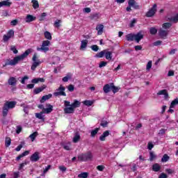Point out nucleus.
Returning a JSON list of instances; mask_svg holds the SVG:
<instances>
[{
	"instance_id": "6e6552de",
	"label": "nucleus",
	"mask_w": 178,
	"mask_h": 178,
	"mask_svg": "<svg viewBox=\"0 0 178 178\" xmlns=\"http://www.w3.org/2000/svg\"><path fill=\"white\" fill-rule=\"evenodd\" d=\"M49 44H51V42L49 40H44L42 43L41 47H38L37 51H44V52H47V51H49Z\"/></svg>"
},
{
	"instance_id": "dca6fc26",
	"label": "nucleus",
	"mask_w": 178,
	"mask_h": 178,
	"mask_svg": "<svg viewBox=\"0 0 178 178\" xmlns=\"http://www.w3.org/2000/svg\"><path fill=\"white\" fill-rule=\"evenodd\" d=\"M9 1L10 0L0 1V8H2V6H6V8H10V6H12V2Z\"/></svg>"
},
{
	"instance_id": "5fc2aeb1",
	"label": "nucleus",
	"mask_w": 178,
	"mask_h": 178,
	"mask_svg": "<svg viewBox=\"0 0 178 178\" xmlns=\"http://www.w3.org/2000/svg\"><path fill=\"white\" fill-rule=\"evenodd\" d=\"M10 51H12L15 54H19V51L16 49V46H11Z\"/></svg>"
},
{
	"instance_id": "e433bc0d",
	"label": "nucleus",
	"mask_w": 178,
	"mask_h": 178,
	"mask_svg": "<svg viewBox=\"0 0 178 178\" xmlns=\"http://www.w3.org/2000/svg\"><path fill=\"white\" fill-rule=\"evenodd\" d=\"M37 136H38V132L35 131L29 136V138H31V140L32 142H33L35 140V138H37Z\"/></svg>"
},
{
	"instance_id": "aec40b11",
	"label": "nucleus",
	"mask_w": 178,
	"mask_h": 178,
	"mask_svg": "<svg viewBox=\"0 0 178 178\" xmlns=\"http://www.w3.org/2000/svg\"><path fill=\"white\" fill-rule=\"evenodd\" d=\"M80 140H81V136H80V134L76 132L74 135V138L72 139V141H73V143H74V144H76V143H79V141H80Z\"/></svg>"
},
{
	"instance_id": "ddd939ff",
	"label": "nucleus",
	"mask_w": 178,
	"mask_h": 178,
	"mask_svg": "<svg viewBox=\"0 0 178 178\" xmlns=\"http://www.w3.org/2000/svg\"><path fill=\"white\" fill-rule=\"evenodd\" d=\"M157 95H164L165 99H168V98H169V93L168 92V90L166 89L159 90L157 92Z\"/></svg>"
},
{
	"instance_id": "f3484780",
	"label": "nucleus",
	"mask_w": 178,
	"mask_h": 178,
	"mask_svg": "<svg viewBox=\"0 0 178 178\" xmlns=\"http://www.w3.org/2000/svg\"><path fill=\"white\" fill-rule=\"evenodd\" d=\"M96 30L97 31V35H102V33H104V25L99 24L96 26Z\"/></svg>"
},
{
	"instance_id": "37998d69",
	"label": "nucleus",
	"mask_w": 178,
	"mask_h": 178,
	"mask_svg": "<svg viewBox=\"0 0 178 178\" xmlns=\"http://www.w3.org/2000/svg\"><path fill=\"white\" fill-rule=\"evenodd\" d=\"M83 105H86V106H92V104H94V102L90 100H85L83 102Z\"/></svg>"
},
{
	"instance_id": "7ed1b4c3",
	"label": "nucleus",
	"mask_w": 178,
	"mask_h": 178,
	"mask_svg": "<svg viewBox=\"0 0 178 178\" xmlns=\"http://www.w3.org/2000/svg\"><path fill=\"white\" fill-rule=\"evenodd\" d=\"M17 104V102L15 101L6 102V103L3 104V111H2L3 118H6V116H8L9 109H13V108H15Z\"/></svg>"
},
{
	"instance_id": "49530a36",
	"label": "nucleus",
	"mask_w": 178,
	"mask_h": 178,
	"mask_svg": "<svg viewBox=\"0 0 178 178\" xmlns=\"http://www.w3.org/2000/svg\"><path fill=\"white\" fill-rule=\"evenodd\" d=\"M172 24L170 22H165L163 24L162 27L163 29H165V30H168L170 27H171Z\"/></svg>"
},
{
	"instance_id": "20e7f679",
	"label": "nucleus",
	"mask_w": 178,
	"mask_h": 178,
	"mask_svg": "<svg viewBox=\"0 0 178 178\" xmlns=\"http://www.w3.org/2000/svg\"><path fill=\"white\" fill-rule=\"evenodd\" d=\"M92 158H94L92 152L89 151L86 153L79 154L78 156V161L80 162H87L88 161H92Z\"/></svg>"
},
{
	"instance_id": "0eeeda50",
	"label": "nucleus",
	"mask_w": 178,
	"mask_h": 178,
	"mask_svg": "<svg viewBox=\"0 0 178 178\" xmlns=\"http://www.w3.org/2000/svg\"><path fill=\"white\" fill-rule=\"evenodd\" d=\"M157 8L158 6L156 5V3H154L153 6L146 13V17H153V16H155Z\"/></svg>"
},
{
	"instance_id": "a211bd4d",
	"label": "nucleus",
	"mask_w": 178,
	"mask_h": 178,
	"mask_svg": "<svg viewBox=\"0 0 178 178\" xmlns=\"http://www.w3.org/2000/svg\"><path fill=\"white\" fill-rule=\"evenodd\" d=\"M37 17L33 16L32 15H27L25 19L26 23H31V22H34Z\"/></svg>"
},
{
	"instance_id": "680f3d73",
	"label": "nucleus",
	"mask_w": 178,
	"mask_h": 178,
	"mask_svg": "<svg viewBox=\"0 0 178 178\" xmlns=\"http://www.w3.org/2000/svg\"><path fill=\"white\" fill-rule=\"evenodd\" d=\"M19 177H20V172H13V178H19Z\"/></svg>"
},
{
	"instance_id": "bf43d9fd",
	"label": "nucleus",
	"mask_w": 178,
	"mask_h": 178,
	"mask_svg": "<svg viewBox=\"0 0 178 178\" xmlns=\"http://www.w3.org/2000/svg\"><path fill=\"white\" fill-rule=\"evenodd\" d=\"M26 165H27L26 162L20 163L19 166V168H18V170H22V169H23V168H24V166H26Z\"/></svg>"
},
{
	"instance_id": "473e14b6",
	"label": "nucleus",
	"mask_w": 178,
	"mask_h": 178,
	"mask_svg": "<svg viewBox=\"0 0 178 178\" xmlns=\"http://www.w3.org/2000/svg\"><path fill=\"white\" fill-rule=\"evenodd\" d=\"M105 58L107 59V60H112V53L111 51H106L105 53Z\"/></svg>"
},
{
	"instance_id": "4c0bfd02",
	"label": "nucleus",
	"mask_w": 178,
	"mask_h": 178,
	"mask_svg": "<svg viewBox=\"0 0 178 178\" xmlns=\"http://www.w3.org/2000/svg\"><path fill=\"white\" fill-rule=\"evenodd\" d=\"M90 20H98V19H99V14L98 13L92 14L90 16Z\"/></svg>"
},
{
	"instance_id": "f257e3e1",
	"label": "nucleus",
	"mask_w": 178,
	"mask_h": 178,
	"mask_svg": "<svg viewBox=\"0 0 178 178\" xmlns=\"http://www.w3.org/2000/svg\"><path fill=\"white\" fill-rule=\"evenodd\" d=\"M30 54H31V49H28L24 51V54L14 57L13 60L7 59L4 65H3V67H6V66H15L17 65L20 60H23V59L27 58Z\"/></svg>"
},
{
	"instance_id": "09e8293b",
	"label": "nucleus",
	"mask_w": 178,
	"mask_h": 178,
	"mask_svg": "<svg viewBox=\"0 0 178 178\" xmlns=\"http://www.w3.org/2000/svg\"><path fill=\"white\" fill-rule=\"evenodd\" d=\"M79 178H87L88 177V172H81V174L78 175Z\"/></svg>"
},
{
	"instance_id": "c756f323",
	"label": "nucleus",
	"mask_w": 178,
	"mask_h": 178,
	"mask_svg": "<svg viewBox=\"0 0 178 178\" xmlns=\"http://www.w3.org/2000/svg\"><path fill=\"white\" fill-rule=\"evenodd\" d=\"M125 38L127 41H134V34L129 33L126 35Z\"/></svg>"
},
{
	"instance_id": "4468645a",
	"label": "nucleus",
	"mask_w": 178,
	"mask_h": 178,
	"mask_svg": "<svg viewBox=\"0 0 178 178\" xmlns=\"http://www.w3.org/2000/svg\"><path fill=\"white\" fill-rule=\"evenodd\" d=\"M47 88V86L43 85L41 87L36 88L33 90V94L37 95L40 94V92H42Z\"/></svg>"
},
{
	"instance_id": "13d9d810",
	"label": "nucleus",
	"mask_w": 178,
	"mask_h": 178,
	"mask_svg": "<svg viewBox=\"0 0 178 178\" xmlns=\"http://www.w3.org/2000/svg\"><path fill=\"white\" fill-rule=\"evenodd\" d=\"M71 78L72 77L70 76L67 75V76L63 78V81L64 83H67V81H69V80H70Z\"/></svg>"
},
{
	"instance_id": "c9c22d12",
	"label": "nucleus",
	"mask_w": 178,
	"mask_h": 178,
	"mask_svg": "<svg viewBox=\"0 0 178 178\" xmlns=\"http://www.w3.org/2000/svg\"><path fill=\"white\" fill-rule=\"evenodd\" d=\"M152 169L154 172H159V170H161V165L158 163H155L152 165Z\"/></svg>"
},
{
	"instance_id": "cd10ccee",
	"label": "nucleus",
	"mask_w": 178,
	"mask_h": 178,
	"mask_svg": "<svg viewBox=\"0 0 178 178\" xmlns=\"http://www.w3.org/2000/svg\"><path fill=\"white\" fill-rule=\"evenodd\" d=\"M10 144H12V139L10 137H6L5 139V147L6 148L10 147Z\"/></svg>"
},
{
	"instance_id": "3c124183",
	"label": "nucleus",
	"mask_w": 178,
	"mask_h": 178,
	"mask_svg": "<svg viewBox=\"0 0 178 178\" xmlns=\"http://www.w3.org/2000/svg\"><path fill=\"white\" fill-rule=\"evenodd\" d=\"M155 158H156V156L155 155V154H154L153 152H149V161L151 162H152V161H154V159H155Z\"/></svg>"
},
{
	"instance_id": "de8ad7c7",
	"label": "nucleus",
	"mask_w": 178,
	"mask_h": 178,
	"mask_svg": "<svg viewBox=\"0 0 178 178\" xmlns=\"http://www.w3.org/2000/svg\"><path fill=\"white\" fill-rule=\"evenodd\" d=\"M60 23H62V20L60 19H57L55 22H54V27H56V29H59V27H60Z\"/></svg>"
},
{
	"instance_id": "052dcab7",
	"label": "nucleus",
	"mask_w": 178,
	"mask_h": 178,
	"mask_svg": "<svg viewBox=\"0 0 178 178\" xmlns=\"http://www.w3.org/2000/svg\"><path fill=\"white\" fill-rule=\"evenodd\" d=\"M17 23H19V21L17 19H13L10 22L11 26H17Z\"/></svg>"
},
{
	"instance_id": "c03bdc74",
	"label": "nucleus",
	"mask_w": 178,
	"mask_h": 178,
	"mask_svg": "<svg viewBox=\"0 0 178 178\" xmlns=\"http://www.w3.org/2000/svg\"><path fill=\"white\" fill-rule=\"evenodd\" d=\"M176 105H178V98L175 99L170 104V108H175Z\"/></svg>"
},
{
	"instance_id": "4be33fe9",
	"label": "nucleus",
	"mask_w": 178,
	"mask_h": 178,
	"mask_svg": "<svg viewBox=\"0 0 178 178\" xmlns=\"http://www.w3.org/2000/svg\"><path fill=\"white\" fill-rule=\"evenodd\" d=\"M30 154L29 150L24 152L22 154H19L18 156L16 157L15 161H20L21 158H24V156H27Z\"/></svg>"
},
{
	"instance_id": "f704fd0d",
	"label": "nucleus",
	"mask_w": 178,
	"mask_h": 178,
	"mask_svg": "<svg viewBox=\"0 0 178 178\" xmlns=\"http://www.w3.org/2000/svg\"><path fill=\"white\" fill-rule=\"evenodd\" d=\"M169 22H173V23H178V14L175 17H171L168 18Z\"/></svg>"
},
{
	"instance_id": "423d86ee",
	"label": "nucleus",
	"mask_w": 178,
	"mask_h": 178,
	"mask_svg": "<svg viewBox=\"0 0 178 178\" xmlns=\"http://www.w3.org/2000/svg\"><path fill=\"white\" fill-rule=\"evenodd\" d=\"M37 53H35L33 56V58H32V60H33V64L31 65V70H35V69H37V67L38 66H40V63H42V62H41V60H37Z\"/></svg>"
},
{
	"instance_id": "338daca9",
	"label": "nucleus",
	"mask_w": 178,
	"mask_h": 178,
	"mask_svg": "<svg viewBox=\"0 0 178 178\" xmlns=\"http://www.w3.org/2000/svg\"><path fill=\"white\" fill-rule=\"evenodd\" d=\"M159 178H168V175L164 172H162L159 176Z\"/></svg>"
},
{
	"instance_id": "5701e85b",
	"label": "nucleus",
	"mask_w": 178,
	"mask_h": 178,
	"mask_svg": "<svg viewBox=\"0 0 178 178\" xmlns=\"http://www.w3.org/2000/svg\"><path fill=\"white\" fill-rule=\"evenodd\" d=\"M30 154L29 150L24 152L22 154H19L18 156L16 157L15 161H20L21 158H24V156H27Z\"/></svg>"
},
{
	"instance_id": "e2e57ef3",
	"label": "nucleus",
	"mask_w": 178,
	"mask_h": 178,
	"mask_svg": "<svg viewBox=\"0 0 178 178\" xmlns=\"http://www.w3.org/2000/svg\"><path fill=\"white\" fill-rule=\"evenodd\" d=\"M100 126H102V127H106L108 126V122L106 121H102L100 123Z\"/></svg>"
},
{
	"instance_id": "bb28decb",
	"label": "nucleus",
	"mask_w": 178,
	"mask_h": 178,
	"mask_svg": "<svg viewBox=\"0 0 178 178\" xmlns=\"http://www.w3.org/2000/svg\"><path fill=\"white\" fill-rule=\"evenodd\" d=\"M52 98V94H49L43 96L42 99H40V103L44 104L47 99H51Z\"/></svg>"
},
{
	"instance_id": "7c9ffc66",
	"label": "nucleus",
	"mask_w": 178,
	"mask_h": 178,
	"mask_svg": "<svg viewBox=\"0 0 178 178\" xmlns=\"http://www.w3.org/2000/svg\"><path fill=\"white\" fill-rule=\"evenodd\" d=\"M81 103L79 102L78 100H74L73 103L71 104L70 106H72L74 109L75 108H79Z\"/></svg>"
},
{
	"instance_id": "a19ab883",
	"label": "nucleus",
	"mask_w": 178,
	"mask_h": 178,
	"mask_svg": "<svg viewBox=\"0 0 178 178\" xmlns=\"http://www.w3.org/2000/svg\"><path fill=\"white\" fill-rule=\"evenodd\" d=\"M106 50H103L99 53H97L96 55H95V57L96 58H104V56L106 54Z\"/></svg>"
},
{
	"instance_id": "a18cd8bd",
	"label": "nucleus",
	"mask_w": 178,
	"mask_h": 178,
	"mask_svg": "<svg viewBox=\"0 0 178 178\" xmlns=\"http://www.w3.org/2000/svg\"><path fill=\"white\" fill-rule=\"evenodd\" d=\"M176 105H178V98L175 99L170 104V108H175Z\"/></svg>"
},
{
	"instance_id": "393cba45",
	"label": "nucleus",
	"mask_w": 178,
	"mask_h": 178,
	"mask_svg": "<svg viewBox=\"0 0 178 178\" xmlns=\"http://www.w3.org/2000/svg\"><path fill=\"white\" fill-rule=\"evenodd\" d=\"M64 113L67 114L74 113V108L73 106L65 107L64 108Z\"/></svg>"
},
{
	"instance_id": "79ce46f5",
	"label": "nucleus",
	"mask_w": 178,
	"mask_h": 178,
	"mask_svg": "<svg viewBox=\"0 0 178 178\" xmlns=\"http://www.w3.org/2000/svg\"><path fill=\"white\" fill-rule=\"evenodd\" d=\"M149 33L152 35H155V34H156V33H158V29H156V28H155V27H151L149 29Z\"/></svg>"
},
{
	"instance_id": "864d4df0",
	"label": "nucleus",
	"mask_w": 178,
	"mask_h": 178,
	"mask_svg": "<svg viewBox=\"0 0 178 178\" xmlns=\"http://www.w3.org/2000/svg\"><path fill=\"white\" fill-rule=\"evenodd\" d=\"M67 90L70 91V92H73V91H74V85L70 84L67 86Z\"/></svg>"
},
{
	"instance_id": "0e129e2a",
	"label": "nucleus",
	"mask_w": 178,
	"mask_h": 178,
	"mask_svg": "<svg viewBox=\"0 0 178 178\" xmlns=\"http://www.w3.org/2000/svg\"><path fill=\"white\" fill-rule=\"evenodd\" d=\"M97 170H99V172H102L104 170V169H105V166L97 165Z\"/></svg>"
},
{
	"instance_id": "b1692460",
	"label": "nucleus",
	"mask_w": 178,
	"mask_h": 178,
	"mask_svg": "<svg viewBox=\"0 0 178 178\" xmlns=\"http://www.w3.org/2000/svg\"><path fill=\"white\" fill-rule=\"evenodd\" d=\"M45 83V79L44 78H35L31 80L33 84H37L38 83Z\"/></svg>"
},
{
	"instance_id": "1a4fd4ad",
	"label": "nucleus",
	"mask_w": 178,
	"mask_h": 178,
	"mask_svg": "<svg viewBox=\"0 0 178 178\" xmlns=\"http://www.w3.org/2000/svg\"><path fill=\"white\" fill-rule=\"evenodd\" d=\"M14 35H15V31L10 29L8 31L6 35H4L3 36V40L4 41V42H6L7 41H9V40H10L12 37H14Z\"/></svg>"
},
{
	"instance_id": "9d476101",
	"label": "nucleus",
	"mask_w": 178,
	"mask_h": 178,
	"mask_svg": "<svg viewBox=\"0 0 178 178\" xmlns=\"http://www.w3.org/2000/svg\"><path fill=\"white\" fill-rule=\"evenodd\" d=\"M31 162H38L40 161V152H35L30 157Z\"/></svg>"
},
{
	"instance_id": "39448f33",
	"label": "nucleus",
	"mask_w": 178,
	"mask_h": 178,
	"mask_svg": "<svg viewBox=\"0 0 178 178\" xmlns=\"http://www.w3.org/2000/svg\"><path fill=\"white\" fill-rule=\"evenodd\" d=\"M66 88L60 85L58 88L56 90V92H54V97H66Z\"/></svg>"
},
{
	"instance_id": "603ef678",
	"label": "nucleus",
	"mask_w": 178,
	"mask_h": 178,
	"mask_svg": "<svg viewBox=\"0 0 178 178\" xmlns=\"http://www.w3.org/2000/svg\"><path fill=\"white\" fill-rule=\"evenodd\" d=\"M92 51H94L95 52H98L99 47L97 44H93L90 47Z\"/></svg>"
},
{
	"instance_id": "9b49d317",
	"label": "nucleus",
	"mask_w": 178,
	"mask_h": 178,
	"mask_svg": "<svg viewBox=\"0 0 178 178\" xmlns=\"http://www.w3.org/2000/svg\"><path fill=\"white\" fill-rule=\"evenodd\" d=\"M168 34H169V31H165L163 29H160L159 31V37H161V38H163L164 40L168 37Z\"/></svg>"
},
{
	"instance_id": "69168bd1",
	"label": "nucleus",
	"mask_w": 178,
	"mask_h": 178,
	"mask_svg": "<svg viewBox=\"0 0 178 178\" xmlns=\"http://www.w3.org/2000/svg\"><path fill=\"white\" fill-rule=\"evenodd\" d=\"M137 23V20L136 19H133V20L131 21L130 27H134V24Z\"/></svg>"
},
{
	"instance_id": "ea45409f",
	"label": "nucleus",
	"mask_w": 178,
	"mask_h": 178,
	"mask_svg": "<svg viewBox=\"0 0 178 178\" xmlns=\"http://www.w3.org/2000/svg\"><path fill=\"white\" fill-rule=\"evenodd\" d=\"M111 90L113 92V94H116L119 91V88L115 86L113 83H111Z\"/></svg>"
},
{
	"instance_id": "6e6d98bb",
	"label": "nucleus",
	"mask_w": 178,
	"mask_h": 178,
	"mask_svg": "<svg viewBox=\"0 0 178 178\" xmlns=\"http://www.w3.org/2000/svg\"><path fill=\"white\" fill-rule=\"evenodd\" d=\"M108 65V62L106 61H102L100 62L99 65V67H105V66H106Z\"/></svg>"
},
{
	"instance_id": "774afa93",
	"label": "nucleus",
	"mask_w": 178,
	"mask_h": 178,
	"mask_svg": "<svg viewBox=\"0 0 178 178\" xmlns=\"http://www.w3.org/2000/svg\"><path fill=\"white\" fill-rule=\"evenodd\" d=\"M51 169V165H47L44 170H43V173H47L48 170Z\"/></svg>"
},
{
	"instance_id": "a878e982",
	"label": "nucleus",
	"mask_w": 178,
	"mask_h": 178,
	"mask_svg": "<svg viewBox=\"0 0 178 178\" xmlns=\"http://www.w3.org/2000/svg\"><path fill=\"white\" fill-rule=\"evenodd\" d=\"M111 83L109 85L108 83L104 85L103 87V91L105 92V94H108V92H111Z\"/></svg>"
},
{
	"instance_id": "f8f14e48",
	"label": "nucleus",
	"mask_w": 178,
	"mask_h": 178,
	"mask_svg": "<svg viewBox=\"0 0 178 178\" xmlns=\"http://www.w3.org/2000/svg\"><path fill=\"white\" fill-rule=\"evenodd\" d=\"M128 5L129 6H131L132 8L136 10L140 9V6L137 4V3L136 2V0H129Z\"/></svg>"
},
{
	"instance_id": "8fccbe9b",
	"label": "nucleus",
	"mask_w": 178,
	"mask_h": 178,
	"mask_svg": "<svg viewBox=\"0 0 178 178\" xmlns=\"http://www.w3.org/2000/svg\"><path fill=\"white\" fill-rule=\"evenodd\" d=\"M170 158V157H169V156H168V154H165L163 156L162 159H161V162H168V161H169Z\"/></svg>"
},
{
	"instance_id": "72a5a7b5",
	"label": "nucleus",
	"mask_w": 178,
	"mask_h": 178,
	"mask_svg": "<svg viewBox=\"0 0 178 178\" xmlns=\"http://www.w3.org/2000/svg\"><path fill=\"white\" fill-rule=\"evenodd\" d=\"M31 3H33V9H38L40 8V3H38V1L37 0H32Z\"/></svg>"
},
{
	"instance_id": "6ab92c4d",
	"label": "nucleus",
	"mask_w": 178,
	"mask_h": 178,
	"mask_svg": "<svg viewBox=\"0 0 178 178\" xmlns=\"http://www.w3.org/2000/svg\"><path fill=\"white\" fill-rule=\"evenodd\" d=\"M143 38H144V35L140 33H138L136 35H134V40L136 42H140Z\"/></svg>"
},
{
	"instance_id": "412c9836",
	"label": "nucleus",
	"mask_w": 178,
	"mask_h": 178,
	"mask_svg": "<svg viewBox=\"0 0 178 178\" xmlns=\"http://www.w3.org/2000/svg\"><path fill=\"white\" fill-rule=\"evenodd\" d=\"M108 136H109V131H105L104 132H103L102 136H100L99 137L100 141H105Z\"/></svg>"
},
{
	"instance_id": "c85d7f7f",
	"label": "nucleus",
	"mask_w": 178,
	"mask_h": 178,
	"mask_svg": "<svg viewBox=\"0 0 178 178\" xmlns=\"http://www.w3.org/2000/svg\"><path fill=\"white\" fill-rule=\"evenodd\" d=\"M81 44V49H84L87 48V45H88V40H83Z\"/></svg>"
},
{
	"instance_id": "58836bf2",
	"label": "nucleus",
	"mask_w": 178,
	"mask_h": 178,
	"mask_svg": "<svg viewBox=\"0 0 178 178\" xmlns=\"http://www.w3.org/2000/svg\"><path fill=\"white\" fill-rule=\"evenodd\" d=\"M44 35L46 40H52V35H51V33H49V31H45Z\"/></svg>"
},
{
	"instance_id": "4d7b16f0",
	"label": "nucleus",
	"mask_w": 178,
	"mask_h": 178,
	"mask_svg": "<svg viewBox=\"0 0 178 178\" xmlns=\"http://www.w3.org/2000/svg\"><path fill=\"white\" fill-rule=\"evenodd\" d=\"M26 80H29V76H24V77H22V80H21V83L22 84H26Z\"/></svg>"
},
{
	"instance_id": "2f4dec72",
	"label": "nucleus",
	"mask_w": 178,
	"mask_h": 178,
	"mask_svg": "<svg viewBox=\"0 0 178 178\" xmlns=\"http://www.w3.org/2000/svg\"><path fill=\"white\" fill-rule=\"evenodd\" d=\"M99 131V128H95L94 130H92L90 131V136L94 138L97 134H98V132Z\"/></svg>"
},
{
	"instance_id": "f03ea898",
	"label": "nucleus",
	"mask_w": 178,
	"mask_h": 178,
	"mask_svg": "<svg viewBox=\"0 0 178 178\" xmlns=\"http://www.w3.org/2000/svg\"><path fill=\"white\" fill-rule=\"evenodd\" d=\"M46 106L47 109H43L40 113H35V118L40 119L41 122H45V115H44V113H51L54 111V106L51 105V104H46Z\"/></svg>"
},
{
	"instance_id": "2eb2a0df",
	"label": "nucleus",
	"mask_w": 178,
	"mask_h": 178,
	"mask_svg": "<svg viewBox=\"0 0 178 178\" xmlns=\"http://www.w3.org/2000/svg\"><path fill=\"white\" fill-rule=\"evenodd\" d=\"M8 83L9 86H12L13 87H15L16 84H17V80L16 78L11 76L8 79Z\"/></svg>"
}]
</instances>
